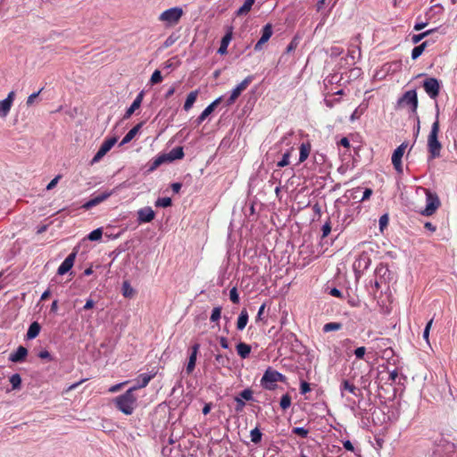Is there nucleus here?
<instances>
[{
  "instance_id": "obj_1",
  "label": "nucleus",
  "mask_w": 457,
  "mask_h": 457,
  "mask_svg": "<svg viewBox=\"0 0 457 457\" xmlns=\"http://www.w3.org/2000/svg\"><path fill=\"white\" fill-rule=\"evenodd\" d=\"M136 387H130L124 394L114 398L116 408L125 415H131L137 405V396L135 395Z\"/></svg>"
},
{
  "instance_id": "obj_2",
  "label": "nucleus",
  "mask_w": 457,
  "mask_h": 457,
  "mask_svg": "<svg viewBox=\"0 0 457 457\" xmlns=\"http://www.w3.org/2000/svg\"><path fill=\"white\" fill-rule=\"evenodd\" d=\"M436 120L431 126L430 132L428 137V150L430 154V158H437L440 156V151L442 148L441 143L438 141L439 133V109L438 105L436 104Z\"/></svg>"
},
{
  "instance_id": "obj_3",
  "label": "nucleus",
  "mask_w": 457,
  "mask_h": 457,
  "mask_svg": "<svg viewBox=\"0 0 457 457\" xmlns=\"http://www.w3.org/2000/svg\"><path fill=\"white\" fill-rule=\"evenodd\" d=\"M183 14V9L181 7L175 6L163 11L159 15L158 20L164 23L166 27H173L179 22Z\"/></svg>"
},
{
  "instance_id": "obj_4",
  "label": "nucleus",
  "mask_w": 457,
  "mask_h": 457,
  "mask_svg": "<svg viewBox=\"0 0 457 457\" xmlns=\"http://www.w3.org/2000/svg\"><path fill=\"white\" fill-rule=\"evenodd\" d=\"M285 377L277 370L268 369L261 380L262 387L268 390H273L276 387V383L278 381H284Z\"/></svg>"
},
{
  "instance_id": "obj_5",
  "label": "nucleus",
  "mask_w": 457,
  "mask_h": 457,
  "mask_svg": "<svg viewBox=\"0 0 457 457\" xmlns=\"http://www.w3.org/2000/svg\"><path fill=\"white\" fill-rule=\"evenodd\" d=\"M279 144L287 147L286 152L283 154L281 160L277 163L278 167L282 168L288 165L290 162V155L294 151V145H295L293 141V133H287L279 141Z\"/></svg>"
},
{
  "instance_id": "obj_6",
  "label": "nucleus",
  "mask_w": 457,
  "mask_h": 457,
  "mask_svg": "<svg viewBox=\"0 0 457 457\" xmlns=\"http://www.w3.org/2000/svg\"><path fill=\"white\" fill-rule=\"evenodd\" d=\"M440 202L436 194L426 190V207L421 211V214L425 216L432 215L439 207Z\"/></svg>"
},
{
  "instance_id": "obj_7",
  "label": "nucleus",
  "mask_w": 457,
  "mask_h": 457,
  "mask_svg": "<svg viewBox=\"0 0 457 457\" xmlns=\"http://www.w3.org/2000/svg\"><path fill=\"white\" fill-rule=\"evenodd\" d=\"M423 88L431 99H436L439 95L441 83L436 78H428L423 81Z\"/></svg>"
},
{
  "instance_id": "obj_8",
  "label": "nucleus",
  "mask_w": 457,
  "mask_h": 457,
  "mask_svg": "<svg viewBox=\"0 0 457 457\" xmlns=\"http://www.w3.org/2000/svg\"><path fill=\"white\" fill-rule=\"evenodd\" d=\"M253 76H247L244 80H242L232 91L229 97L227 100V105L230 106L233 104L236 100L239 97L243 91H245L248 86L253 81Z\"/></svg>"
},
{
  "instance_id": "obj_9",
  "label": "nucleus",
  "mask_w": 457,
  "mask_h": 457,
  "mask_svg": "<svg viewBox=\"0 0 457 457\" xmlns=\"http://www.w3.org/2000/svg\"><path fill=\"white\" fill-rule=\"evenodd\" d=\"M126 187V183L125 182L122 183V184H120L113 190L109 191V192H104V193H102V194L93 197L92 199L88 200L87 202H86L82 205V208L85 209V210H89L92 207L96 206L97 204H99L102 202H104L106 199H108L114 193L115 190H117L119 188H121V187Z\"/></svg>"
},
{
  "instance_id": "obj_10",
  "label": "nucleus",
  "mask_w": 457,
  "mask_h": 457,
  "mask_svg": "<svg viewBox=\"0 0 457 457\" xmlns=\"http://www.w3.org/2000/svg\"><path fill=\"white\" fill-rule=\"evenodd\" d=\"M399 105L410 107L412 112H416L418 108V96L416 90H409L398 100Z\"/></svg>"
},
{
  "instance_id": "obj_11",
  "label": "nucleus",
  "mask_w": 457,
  "mask_h": 457,
  "mask_svg": "<svg viewBox=\"0 0 457 457\" xmlns=\"http://www.w3.org/2000/svg\"><path fill=\"white\" fill-rule=\"evenodd\" d=\"M116 137H110L105 139L98 149L97 153L93 157L91 163H96L101 161V159L112 148V146L116 144Z\"/></svg>"
},
{
  "instance_id": "obj_12",
  "label": "nucleus",
  "mask_w": 457,
  "mask_h": 457,
  "mask_svg": "<svg viewBox=\"0 0 457 457\" xmlns=\"http://www.w3.org/2000/svg\"><path fill=\"white\" fill-rule=\"evenodd\" d=\"M407 145L405 143L401 144L392 154V163L397 172H403L402 158L404 154Z\"/></svg>"
},
{
  "instance_id": "obj_13",
  "label": "nucleus",
  "mask_w": 457,
  "mask_h": 457,
  "mask_svg": "<svg viewBox=\"0 0 457 457\" xmlns=\"http://www.w3.org/2000/svg\"><path fill=\"white\" fill-rule=\"evenodd\" d=\"M14 96H15L14 92L11 91L5 99L0 101V117L1 118H5L8 115V113L12 108V103L14 100Z\"/></svg>"
},
{
  "instance_id": "obj_14",
  "label": "nucleus",
  "mask_w": 457,
  "mask_h": 457,
  "mask_svg": "<svg viewBox=\"0 0 457 457\" xmlns=\"http://www.w3.org/2000/svg\"><path fill=\"white\" fill-rule=\"evenodd\" d=\"M272 36V26L268 23L262 28V37L258 40V42L254 46L255 51H261L262 49V45L269 41V39Z\"/></svg>"
},
{
  "instance_id": "obj_15",
  "label": "nucleus",
  "mask_w": 457,
  "mask_h": 457,
  "mask_svg": "<svg viewBox=\"0 0 457 457\" xmlns=\"http://www.w3.org/2000/svg\"><path fill=\"white\" fill-rule=\"evenodd\" d=\"M155 217V212L151 207H144L137 211V220L139 223L151 222Z\"/></svg>"
},
{
  "instance_id": "obj_16",
  "label": "nucleus",
  "mask_w": 457,
  "mask_h": 457,
  "mask_svg": "<svg viewBox=\"0 0 457 457\" xmlns=\"http://www.w3.org/2000/svg\"><path fill=\"white\" fill-rule=\"evenodd\" d=\"M222 96L218 97L212 103H211L197 117L195 122L197 125H200L218 106V104L221 102Z\"/></svg>"
},
{
  "instance_id": "obj_17",
  "label": "nucleus",
  "mask_w": 457,
  "mask_h": 457,
  "mask_svg": "<svg viewBox=\"0 0 457 457\" xmlns=\"http://www.w3.org/2000/svg\"><path fill=\"white\" fill-rule=\"evenodd\" d=\"M76 254H77V253L73 252V253H70L65 258V260L62 262V264L58 268L57 273L59 275H64L73 267Z\"/></svg>"
},
{
  "instance_id": "obj_18",
  "label": "nucleus",
  "mask_w": 457,
  "mask_h": 457,
  "mask_svg": "<svg viewBox=\"0 0 457 457\" xmlns=\"http://www.w3.org/2000/svg\"><path fill=\"white\" fill-rule=\"evenodd\" d=\"M28 354V350L24 346H19L14 353L10 354L9 360L12 362L22 361Z\"/></svg>"
},
{
  "instance_id": "obj_19",
  "label": "nucleus",
  "mask_w": 457,
  "mask_h": 457,
  "mask_svg": "<svg viewBox=\"0 0 457 457\" xmlns=\"http://www.w3.org/2000/svg\"><path fill=\"white\" fill-rule=\"evenodd\" d=\"M345 391L349 392L350 394H352L353 395H357V393L360 390L353 383H351L349 380L344 379L341 382V385H340V392H341V396L342 397L345 396Z\"/></svg>"
},
{
  "instance_id": "obj_20",
  "label": "nucleus",
  "mask_w": 457,
  "mask_h": 457,
  "mask_svg": "<svg viewBox=\"0 0 457 457\" xmlns=\"http://www.w3.org/2000/svg\"><path fill=\"white\" fill-rule=\"evenodd\" d=\"M232 39V29H230L222 37L218 54H225L228 52V46Z\"/></svg>"
},
{
  "instance_id": "obj_21",
  "label": "nucleus",
  "mask_w": 457,
  "mask_h": 457,
  "mask_svg": "<svg viewBox=\"0 0 457 457\" xmlns=\"http://www.w3.org/2000/svg\"><path fill=\"white\" fill-rule=\"evenodd\" d=\"M142 100L143 93L141 92L137 96L131 105L127 109L126 113L124 115L125 119L129 118L133 114V112L140 107Z\"/></svg>"
},
{
  "instance_id": "obj_22",
  "label": "nucleus",
  "mask_w": 457,
  "mask_h": 457,
  "mask_svg": "<svg viewBox=\"0 0 457 457\" xmlns=\"http://www.w3.org/2000/svg\"><path fill=\"white\" fill-rule=\"evenodd\" d=\"M237 354L242 358L245 359L249 356L251 353V346L245 343L240 342L237 345Z\"/></svg>"
},
{
  "instance_id": "obj_23",
  "label": "nucleus",
  "mask_w": 457,
  "mask_h": 457,
  "mask_svg": "<svg viewBox=\"0 0 457 457\" xmlns=\"http://www.w3.org/2000/svg\"><path fill=\"white\" fill-rule=\"evenodd\" d=\"M198 94H199V91L198 90H195V91L190 92L187 95V99H186L185 104H184V106H183L185 111L187 112V111H189L193 107L194 104L196 101Z\"/></svg>"
},
{
  "instance_id": "obj_24",
  "label": "nucleus",
  "mask_w": 457,
  "mask_h": 457,
  "mask_svg": "<svg viewBox=\"0 0 457 457\" xmlns=\"http://www.w3.org/2000/svg\"><path fill=\"white\" fill-rule=\"evenodd\" d=\"M299 162H303L311 153V144L309 142L303 143L300 145Z\"/></svg>"
},
{
  "instance_id": "obj_25",
  "label": "nucleus",
  "mask_w": 457,
  "mask_h": 457,
  "mask_svg": "<svg viewBox=\"0 0 457 457\" xmlns=\"http://www.w3.org/2000/svg\"><path fill=\"white\" fill-rule=\"evenodd\" d=\"M248 312L245 309H243L238 316L237 321V328L238 330H243L247 322H248Z\"/></svg>"
},
{
  "instance_id": "obj_26",
  "label": "nucleus",
  "mask_w": 457,
  "mask_h": 457,
  "mask_svg": "<svg viewBox=\"0 0 457 457\" xmlns=\"http://www.w3.org/2000/svg\"><path fill=\"white\" fill-rule=\"evenodd\" d=\"M254 3L255 0H245L244 4L241 7H239L238 10L236 12V15L243 16L247 14L251 11Z\"/></svg>"
},
{
  "instance_id": "obj_27",
  "label": "nucleus",
  "mask_w": 457,
  "mask_h": 457,
  "mask_svg": "<svg viewBox=\"0 0 457 457\" xmlns=\"http://www.w3.org/2000/svg\"><path fill=\"white\" fill-rule=\"evenodd\" d=\"M153 378V375H149L146 373L141 374L137 378V384L133 387H136V391L140 388L145 387L150 380Z\"/></svg>"
},
{
  "instance_id": "obj_28",
  "label": "nucleus",
  "mask_w": 457,
  "mask_h": 457,
  "mask_svg": "<svg viewBox=\"0 0 457 457\" xmlns=\"http://www.w3.org/2000/svg\"><path fill=\"white\" fill-rule=\"evenodd\" d=\"M141 128V124H137V126H135L134 128H132L126 135L125 137L122 138L121 142H120V145H123L125 144H128L135 137L136 135L137 134L138 130L140 129Z\"/></svg>"
},
{
  "instance_id": "obj_29",
  "label": "nucleus",
  "mask_w": 457,
  "mask_h": 457,
  "mask_svg": "<svg viewBox=\"0 0 457 457\" xmlns=\"http://www.w3.org/2000/svg\"><path fill=\"white\" fill-rule=\"evenodd\" d=\"M184 156V152L182 147H175L173 148L168 154H166L167 161H174L182 159Z\"/></svg>"
},
{
  "instance_id": "obj_30",
  "label": "nucleus",
  "mask_w": 457,
  "mask_h": 457,
  "mask_svg": "<svg viewBox=\"0 0 457 457\" xmlns=\"http://www.w3.org/2000/svg\"><path fill=\"white\" fill-rule=\"evenodd\" d=\"M39 332H40V326L37 321H34L29 327V329L27 332V338L33 339L38 336Z\"/></svg>"
},
{
  "instance_id": "obj_31",
  "label": "nucleus",
  "mask_w": 457,
  "mask_h": 457,
  "mask_svg": "<svg viewBox=\"0 0 457 457\" xmlns=\"http://www.w3.org/2000/svg\"><path fill=\"white\" fill-rule=\"evenodd\" d=\"M167 161L166 154H162L155 158L149 165L148 171L153 172L156 170L161 164Z\"/></svg>"
},
{
  "instance_id": "obj_32",
  "label": "nucleus",
  "mask_w": 457,
  "mask_h": 457,
  "mask_svg": "<svg viewBox=\"0 0 457 457\" xmlns=\"http://www.w3.org/2000/svg\"><path fill=\"white\" fill-rule=\"evenodd\" d=\"M427 46H428V42L425 41L422 44H420V46H415L411 51V58L413 60H416L417 58H419L424 52Z\"/></svg>"
},
{
  "instance_id": "obj_33",
  "label": "nucleus",
  "mask_w": 457,
  "mask_h": 457,
  "mask_svg": "<svg viewBox=\"0 0 457 457\" xmlns=\"http://www.w3.org/2000/svg\"><path fill=\"white\" fill-rule=\"evenodd\" d=\"M196 359H197V356H195V354L189 355L188 361H187V364L186 370H185V371L187 375H190L194 371L195 367Z\"/></svg>"
},
{
  "instance_id": "obj_34",
  "label": "nucleus",
  "mask_w": 457,
  "mask_h": 457,
  "mask_svg": "<svg viewBox=\"0 0 457 457\" xmlns=\"http://www.w3.org/2000/svg\"><path fill=\"white\" fill-rule=\"evenodd\" d=\"M135 294L134 289L131 287L128 281H124L122 284V295L125 297L131 298Z\"/></svg>"
},
{
  "instance_id": "obj_35",
  "label": "nucleus",
  "mask_w": 457,
  "mask_h": 457,
  "mask_svg": "<svg viewBox=\"0 0 457 457\" xmlns=\"http://www.w3.org/2000/svg\"><path fill=\"white\" fill-rule=\"evenodd\" d=\"M262 436V434L258 428L252 429L250 432L251 441L254 444H259L261 442Z\"/></svg>"
},
{
  "instance_id": "obj_36",
  "label": "nucleus",
  "mask_w": 457,
  "mask_h": 457,
  "mask_svg": "<svg viewBox=\"0 0 457 457\" xmlns=\"http://www.w3.org/2000/svg\"><path fill=\"white\" fill-rule=\"evenodd\" d=\"M342 328L341 323L338 322H329L324 325L323 331L324 332H330V331H336L339 330Z\"/></svg>"
},
{
  "instance_id": "obj_37",
  "label": "nucleus",
  "mask_w": 457,
  "mask_h": 457,
  "mask_svg": "<svg viewBox=\"0 0 457 457\" xmlns=\"http://www.w3.org/2000/svg\"><path fill=\"white\" fill-rule=\"evenodd\" d=\"M102 235H103V229L101 228H96V229L91 231L88 234L87 238L91 241H97V240L101 239Z\"/></svg>"
},
{
  "instance_id": "obj_38",
  "label": "nucleus",
  "mask_w": 457,
  "mask_h": 457,
  "mask_svg": "<svg viewBox=\"0 0 457 457\" xmlns=\"http://www.w3.org/2000/svg\"><path fill=\"white\" fill-rule=\"evenodd\" d=\"M10 383L12 384V389H18L21 384V378L19 374H13L10 378Z\"/></svg>"
},
{
  "instance_id": "obj_39",
  "label": "nucleus",
  "mask_w": 457,
  "mask_h": 457,
  "mask_svg": "<svg viewBox=\"0 0 457 457\" xmlns=\"http://www.w3.org/2000/svg\"><path fill=\"white\" fill-rule=\"evenodd\" d=\"M434 31V29H429V30H427L425 32H422L420 34H417V35H413L411 37V42L413 44H418L419 42H420L424 37H426L427 36L430 35L432 32Z\"/></svg>"
},
{
  "instance_id": "obj_40",
  "label": "nucleus",
  "mask_w": 457,
  "mask_h": 457,
  "mask_svg": "<svg viewBox=\"0 0 457 457\" xmlns=\"http://www.w3.org/2000/svg\"><path fill=\"white\" fill-rule=\"evenodd\" d=\"M171 205V199L170 197L158 198L155 202L156 207H169Z\"/></svg>"
},
{
  "instance_id": "obj_41",
  "label": "nucleus",
  "mask_w": 457,
  "mask_h": 457,
  "mask_svg": "<svg viewBox=\"0 0 457 457\" xmlns=\"http://www.w3.org/2000/svg\"><path fill=\"white\" fill-rule=\"evenodd\" d=\"M279 405L283 410H287V408L290 407L291 397L289 396V395L286 394V395H282L280 402H279Z\"/></svg>"
},
{
  "instance_id": "obj_42",
  "label": "nucleus",
  "mask_w": 457,
  "mask_h": 457,
  "mask_svg": "<svg viewBox=\"0 0 457 457\" xmlns=\"http://www.w3.org/2000/svg\"><path fill=\"white\" fill-rule=\"evenodd\" d=\"M162 76L161 74V71L159 70H155L151 76L150 83L152 85H155V84L162 82Z\"/></svg>"
},
{
  "instance_id": "obj_43",
  "label": "nucleus",
  "mask_w": 457,
  "mask_h": 457,
  "mask_svg": "<svg viewBox=\"0 0 457 457\" xmlns=\"http://www.w3.org/2000/svg\"><path fill=\"white\" fill-rule=\"evenodd\" d=\"M293 433L303 437V438H305L307 437L308 434H309V430L303 428V427H296V428H293Z\"/></svg>"
},
{
  "instance_id": "obj_44",
  "label": "nucleus",
  "mask_w": 457,
  "mask_h": 457,
  "mask_svg": "<svg viewBox=\"0 0 457 457\" xmlns=\"http://www.w3.org/2000/svg\"><path fill=\"white\" fill-rule=\"evenodd\" d=\"M215 361L221 367H226L228 364V359L226 356L220 353L216 354Z\"/></svg>"
},
{
  "instance_id": "obj_45",
  "label": "nucleus",
  "mask_w": 457,
  "mask_h": 457,
  "mask_svg": "<svg viewBox=\"0 0 457 457\" xmlns=\"http://www.w3.org/2000/svg\"><path fill=\"white\" fill-rule=\"evenodd\" d=\"M221 314V308L220 307H215L212 309V314H211V320L212 321H218L220 319Z\"/></svg>"
},
{
  "instance_id": "obj_46",
  "label": "nucleus",
  "mask_w": 457,
  "mask_h": 457,
  "mask_svg": "<svg viewBox=\"0 0 457 457\" xmlns=\"http://www.w3.org/2000/svg\"><path fill=\"white\" fill-rule=\"evenodd\" d=\"M366 353V348L364 346L357 347L354 350V355L358 360H363Z\"/></svg>"
},
{
  "instance_id": "obj_47",
  "label": "nucleus",
  "mask_w": 457,
  "mask_h": 457,
  "mask_svg": "<svg viewBox=\"0 0 457 457\" xmlns=\"http://www.w3.org/2000/svg\"><path fill=\"white\" fill-rule=\"evenodd\" d=\"M229 299L234 303H239V295H238V293H237V289L236 287H232L229 291Z\"/></svg>"
},
{
  "instance_id": "obj_48",
  "label": "nucleus",
  "mask_w": 457,
  "mask_h": 457,
  "mask_svg": "<svg viewBox=\"0 0 457 457\" xmlns=\"http://www.w3.org/2000/svg\"><path fill=\"white\" fill-rule=\"evenodd\" d=\"M432 323H433V319H431L426 325L425 327V329L423 331V338L427 341V343L428 344L429 343V331H430V328H431V326H432Z\"/></svg>"
},
{
  "instance_id": "obj_49",
  "label": "nucleus",
  "mask_w": 457,
  "mask_h": 457,
  "mask_svg": "<svg viewBox=\"0 0 457 457\" xmlns=\"http://www.w3.org/2000/svg\"><path fill=\"white\" fill-rule=\"evenodd\" d=\"M240 398L243 400L250 401L253 399V392L251 389L247 388L243 390L240 393Z\"/></svg>"
},
{
  "instance_id": "obj_50",
  "label": "nucleus",
  "mask_w": 457,
  "mask_h": 457,
  "mask_svg": "<svg viewBox=\"0 0 457 457\" xmlns=\"http://www.w3.org/2000/svg\"><path fill=\"white\" fill-rule=\"evenodd\" d=\"M311 391L310 384L306 381H302L300 385V392L302 395H305Z\"/></svg>"
},
{
  "instance_id": "obj_51",
  "label": "nucleus",
  "mask_w": 457,
  "mask_h": 457,
  "mask_svg": "<svg viewBox=\"0 0 457 457\" xmlns=\"http://www.w3.org/2000/svg\"><path fill=\"white\" fill-rule=\"evenodd\" d=\"M321 231H322V237H326L329 235V233L331 231V226H330L329 221L323 224V226L321 228Z\"/></svg>"
},
{
  "instance_id": "obj_52",
  "label": "nucleus",
  "mask_w": 457,
  "mask_h": 457,
  "mask_svg": "<svg viewBox=\"0 0 457 457\" xmlns=\"http://www.w3.org/2000/svg\"><path fill=\"white\" fill-rule=\"evenodd\" d=\"M43 88L39 89L37 92L31 94L27 99V105H32L35 99L39 96Z\"/></svg>"
},
{
  "instance_id": "obj_53",
  "label": "nucleus",
  "mask_w": 457,
  "mask_h": 457,
  "mask_svg": "<svg viewBox=\"0 0 457 457\" xmlns=\"http://www.w3.org/2000/svg\"><path fill=\"white\" fill-rule=\"evenodd\" d=\"M388 224V216L387 214H384L379 218V227L380 229L383 230Z\"/></svg>"
},
{
  "instance_id": "obj_54",
  "label": "nucleus",
  "mask_w": 457,
  "mask_h": 457,
  "mask_svg": "<svg viewBox=\"0 0 457 457\" xmlns=\"http://www.w3.org/2000/svg\"><path fill=\"white\" fill-rule=\"evenodd\" d=\"M61 179L60 175H57L55 178H54L46 186L47 190H52L58 183L59 179Z\"/></svg>"
},
{
  "instance_id": "obj_55",
  "label": "nucleus",
  "mask_w": 457,
  "mask_h": 457,
  "mask_svg": "<svg viewBox=\"0 0 457 457\" xmlns=\"http://www.w3.org/2000/svg\"><path fill=\"white\" fill-rule=\"evenodd\" d=\"M235 401L237 403V407H236V411H243L245 403L244 402V400H242L240 397H236L235 398Z\"/></svg>"
},
{
  "instance_id": "obj_56",
  "label": "nucleus",
  "mask_w": 457,
  "mask_h": 457,
  "mask_svg": "<svg viewBox=\"0 0 457 457\" xmlns=\"http://www.w3.org/2000/svg\"><path fill=\"white\" fill-rule=\"evenodd\" d=\"M329 295L337 298L343 297L341 291L336 287L329 290Z\"/></svg>"
},
{
  "instance_id": "obj_57",
  "label": "nucleus",
  "mask_w": 457,
  "mask_h": 457,
  "mask_svg": "<svg viewBox=\"0 0 457 457\" xmlns=\"http://www.w3.org/2000/svg\"><path fill=\"white\" fill-rule=\"evenodd\" d=\"M344 448L347 451L353 452L354 447L353 445L349 440H345L343 442Z\"/></svg>"
},
{
  "instance_id": "obj_58",
  "label": "nucleus",
  "mask_w": 457,
  "mask_h": 457,
  "mask_svg": "<svg viewBox=\"0 0 457 457\" xmlns=\"http://www.w3.org/2000/svg\"><path fill=\"white\" fill-rule=\"evenodd\" d=\"M127 382L116 384L109 388V392L115 393L118 392Z\"/></svg>"
},
{
  "instance_id": "obj_59",
  "label": "nucleus",
  "mask_w": 457,
  "mask_h": 457,
  "mask_svg": "<svg viewBox=\"0 0 457 457\" xmlns=\"http://www.w3.org/2000/svg\"><path fill=\"white\" fill-rule=\"evenodd\" d=\"M38 357L41 358V359H48V360H51V354L48 351L45 350V351H41L39 353H38Z\"/></svg>"
},
{
  "instance_id": "obj_60",
  "label": "nucleus",
  "mask_w": 457,
  "mask_h": 457,
  "mask_svg": "<svg viewBox=\"0 0 457 457\" xmlns=\"http://www.w3.org/2000/svg\"><path fill=\"white\" fill-rule=\"evenodd\" d=\"M371 194H372V190L370 188H366L363 192V195H362L361 201L369 199L370 196L371 195Z\"/></svg>"
},
{
  "instance_id": "obj_61",
  "label": "nucleus",
  "mask_w": 457,
  "mask_h": 457,
  "mask_svg": "<svg viewBox=\"0 0 457 457\" xmlns=\"http://www.w3.org/2000/svg\"><path fill=\"white\" fill-rule=\"evenodd\" d=\"M95 305V303L92 299H87L83 309L84 310H89V309H92Z\"/></svg>"
},
{
  "instance_id": "obj_62",
  "label": "nucleus",
  "mask_w": 457,
  "mask_h": 457,
  "mask_svg": "<svg viewBox=\"0 0 457 457\" xmlns=\"http://www.w3.org/2000/svg\"><path fill=\"white\" fill-rule=\"evenodd\" d=\"M398 378V371L397 370H391L389 372V379L394 382Z\"/></svg>"
},
{
  "instance_id": "obj_63",
  "label": "nucleus",
  "mask_w": 457,
  "mask_h": 457,
  "mask_svg": "<svg viewBox=\"0 0 457 457\" xmlns=\"http://www.w3.org/2000/svg\"><path fill=\"white\" fill-rule=\"evenodd\" d=\"M425 228L429 230L430 232H435L436 228L435 225H433L431 222L428 221L424 224Z\"/></svg>"
},
{
  "instance_id": "obj_64",
  "label": "nucleus",
  "mask_w": 457,
  "mask_h": 457,
  "mask_svg": "<svg viewBox=\"0 0 457 457\" xmlns=\"http://www.w3.org/2000/svg\"><path fill=\"white\" fill-rule=\"evenodd\" d=\"M220 346L224 349H228V340L226 337H221L220 338Z\"/></svg>"
}]
</instances>
